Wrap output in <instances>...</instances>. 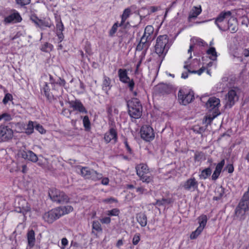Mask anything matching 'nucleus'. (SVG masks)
I'll list each match as a JSON object with an SVG mask.
<instances>
[{
	"label": "nucleus",
	"mask_w": 249,
	"mask_h": 249,
	"mask_svg": "<svg viewBox=\"0 0 249 249\" xmlns=\"http://www.w3.org/2000/svg\"><path fill=\"white\" fill-rule=\"evenodd\" d=\"M126 84H127V86L129 89V90L131 92H132L134 89V86H135V83H134L133 79H130L129 80H128V82H127Z\"/></svg>",
	"instance_id": "13d9d810"
},
{
	"label": "nucleus",
	"mask_w": 249,
	"mask_h": 249,
	"mask_svg": "<svg viewBox=\"0 0 249 249\" xmlns=\"http://www.w3.org/2000/svg\"><path fill=\"white\" fill-rule=\"evenodd\" d=\"M56 21V32H63L64 29V27L61 18H57Z\"/></svg>",
	"instance_id": "c03bdc74"
},
{
	"label": "nucleus",
	"mask_w": 249,
	"mask_h": 249,
	"mask_svg": "<svg viewBox=\"0 0 249 249\" xmlns=\"http://www.w3.org/2000/svg\"><path fill=\"white\" fill-rule=\"evenodd\" d=\"M117 132L114 127L110 128L108 131L105 134L104 140L107 143H109L111 140H113L115 143L117 142Z\"/></svg>",
	"instance_id": "6ab92c4d"
},
{
	"label": "nucleus",
	"mask_w": 249,
	"mask_h": 249,
	"mask_svg": "<svg viewBox=\"0 0 249 249\" xmlns=\"http://www.w3.org/2000/svg\"><path fill=\"white\" fill-rule=\"evenodd\" d=\"M199 226L192 232L190 238L191 239H196L200 234L206 225L208 218L206 215L202 214L197 218Z\"/></svg>",
	"instance_id": "9d476101"
},
{
	"label": "nucleus",
	"mask_w": 249,
	"mask_h": 249,
	"mask_svg": "<svg viewBox=\"0 0 249 249\" xmlns=\"http://www.w3.org/2000/svg\"><path fill=\"white\" fill-rule=\"evenodd\" d=\"M172 202L171 198H162L161 199H158L156 201V203L153 205H157L159 206H161L165 204H169Z\"/></svg>",
	"instance_id": "79ce46f5"
},
{
	"label": "nucleus",
	"mask_w": 249,
	"mask_h": 249,
	"mask_svg": "<svg viewBox=\"0 0 249 249\" xmlns=\"http://www.w3.org/2000/svg\"><path fill=\"white\" fill-rule=\"evenodd\" d=\"M13 99V96L10 93H6L2 100V102L4 105H6L8 101Z\"/></svg>",
	"instance_id": "5fc2aeb1"
},
{
	"label": "nucleus",
	"mask_w": 249,
	"mask_h": 249,
	"mask_svg": "<svg viewBox=\"0 0 249 249\" xmlns=\"http://www.w3.org/2000/svg\"><path fill=\"white\" fill-rule=\"evenodd\" d=\"M124 144L125 147L126 148L127 152L130 154H133V151L128 143L127 138H126L125 137L124 138Z\"/></svg>",
	"instance_id": "864d4df0"
},
{
	"label": "nucleus",
	"mask_w": 249,
	"mask_h": 249,
	"mask_svg": "<svg viewBox=\"0 0 249 249\" xmlns=\"http://www.w3.org/2000/svg\"><path fill=\"white\" fill-rule=\"evenodd\" d=\"M27 246L26 249H31L35 245V232L33 229L29 230L26 234Z\"/></svg>",
	"instance_id": "aec40b11"
},
{
	"label": "nucleus",
	"mask_w": 249,
	"mask_h": 249,
	"mask_svg": "<svg viewBox=\"0 0 249 249\" xmlns=\"http://www.w3.org/2000/svg\"><path fill=\"white\" fill-rule=\"evenodd\" d=\"M14 136L13 129L8 125H0V142L11 141Z\"/></svg>",
	"instance_id": "6e6552de"
},
{
	"label": "nucleus",
	"mask_w": 249,
	"mask_h": 249,
	"mask_svg": "<svg viewBox=\"0 0 249 249\" xmlns=\"http://www.w3.org/2000/svg\"><path fill=\"white\" fill-rule=\"evenodd\" d=\"M49 79L50 82H54L55 84H56L62 89L63 87H65L67 83L64 78H62L60 77L53 78L52 75H50Z\"/></svg>",
	"instance_id": "bb28decb"
},
{
	"label": "nucleus",
	"mask_w": 249,
	"mask_h": 249,
	"mask_svg": "<svg viewBox=\"0 0 249 249\" xmlns=\"http://www.w3.org/2000/svg\"><path fill=\"white\" fill-rule=\"evenodd\" d=\"M215 194V196L213 197V199L216 201L220 200L224 196L225 188L222 186L216 188Z\"/></svg>",
	"instance_id": "7c9ffc66"
},
{
	"label": "nucleus",
	"mask_w": 249,
	"mask_h": 249,
	"mask_svg": "<svg viewBox=\"0 0 249 249\" xmlns=\"http://www.w3.org/2000/svg\"><path fill=\"white\" fill-rule=\"evenodd\" d=\"M225 165V160L223 159L220 162H219L216 166L215 170L221 172L223 166Z\"/></svg>",
	"instance_id": "bf43d9fd"
},
{
	"label": "nucleus",
	"mask_w": 249,
	"mask_h": 249,
	"mask_svg": "<svg viewBox=\"0 0 249 249\" xmlns=\"http://www.w3.org/2000/svg\"><path fill=\"white\" fill-rule=\"evenodd\" d=\"M106 110L108 116L112 115V107L111 106L107 105L106 107Z\"/></svg>",
	"instance_id": "774afa93"
},
{
	"label": "nucleus",
	"mask_w": 249,
	"mask_h": 249,
	"mask_svg": "<svg viewBox=\"0 0 249 249\" xmlns=\"http://www.w3.org/2000/svg\"><path fill=\"white\" fill-rule=\"evenodd\" d=\"M202 12L201 6L199 7L194 6L189 13L188 18L189 19L196 18Z\"/></svg>",
	"instance_id": "473e14b6"
},
{
	"label": "nucleus",
	"mask_w": 249,
	"mask_h": 249,
	"mask_svg": "<svg viewBox=\"0 0 249 249\" xmlns=\"http://www.w3.org/2000/svg\"><path fill=\"white\" fill-rule=\"evenodd\" d=\"M102 224H109L111 222V218L109 217H105L100 219Z\"/></svg>",
	"instance_id": "69168bd1"
},
{
	"label": "nucleus",
	"mask_w": 249,
	"mask_h": 249,
	"mask_svg": "<svg viewBox=\"0 0 249 249\" xmlns=\"http://www.w3.org/2000/svg\"><path fill=\"white\" fill-rule=\"evenodd\" d=\"M246 212L243 210V209H241L240 207H239L238 205L236 207L235 210V215L238 217H240V218H242V216H244Z\"/></svg>",
	"instance_id": "a18cd8bd"
},
{
	"label": "nucleus",
	"mask_w": 249,
	"mask_h": 249,
	"mask_svg": "<svg viewBox=\"0 0 249 249\" xmlns=\"http://www.w3.org/2000/svg\"><path fill=\"white\" fill-rule=\"evenodd\" d=\"M53 25L51 20L48 19H40L39 22L37 23L36 27L43 30L44 27L51 28Z\"/></svg>",
	"instance_id": "c85d7f7f"
},
{
	"label": "nucleus",
	"mask_w": 249,
	"mask_h": 249,
	"mask_svg": "<svg viewBox=\"0 0 249 249\" xmlns=\"http://www.w3.org/2000/svg\"><path fill=\"white\" fill-rule=\"evenodd\" d=\"M59 213L60 214V217L64 215L69 213L73 211V208L71 206L67 205L65 206H60L57 207Z\"/></svg>",
	"instance_id": "2f4dec72"
},
{
	"label": "nucleus",
	"mask_w": 249,
	"mask_h": 249,
	"mask_svg": "<svg viewBox=\"0 0 249 249\" xmlns=\"http://www.w3.org/2000/svg\"><path fill=\"white\" fill-rule=\"evenodd\" d=\"M53 48V46L52 44L48 42H45L41 45L40 50L42 52L49 53L52 51Z\"/></svg>",
	"instance_id": "ea45409f"
},
{
	"label": "nucleus",
	"mask_w": 249,
	"mask_h": 249,
	"mask_svg": "<svg viewBox=\"0 0 249 249\" xmlns=\"http://www.w3.org/2000/svg\"><path fill=\"white\" fill-rule=\"evenodd\" d=\"M155 90L158 94L163 95L171 93L173 87L171 85L161 83L155 87Z\"/></svg>",
	"instance_id": "f3484780"
},
{
	"label": "nucleus",
	"mask_w": 249,
	"mask_h": 249,
	"mask_svg": "<svg viewBox=\"0 0 249 249\" xmlns=\"http://www.w3.org/2000/svg\"><path fill=\"white\" fill-rule=\"evenodd\" d=\"M57 208L53 209L45 213L43 215L42 218L45 221L49 224H52L54 221L60 218V214Z\"/></svg>",
	"instance_id": "ddd939ff"
},
{
	"label": "nucleus",
	"mask_w": 249,
	"mask_h": 249,
	"mask_svg": "<svg viewBox=\"0 0 249 249\" xmlns=\"http://www.w3.org/2000/svg\"><path fill=\"white\" fill-rule=\"evenodd\" d=\"M93 169L90 168L89 167H82L81 168V174L86 179H89L90 176H91V172Z\"/></svg>",
	"instance_id": "f704fd0d"
},
{
	"label": "nucleus",
	"mask_w": 249,
	"mask_h": 249,
	"mask_svg": "<svg viewBox=\"0 0 249 249\" xmlns=\"http://www.w3.org/2000/svg\"><path fill=\"white\" fill-rule=\"evenodd\" d=\"M92 228L97 231L101 232L102 229L100 223L98 221H94L92 222Z\"/></svg>",
	"instance_id": "8fccbe9b"
},
{
	"label": "nucleus",
	"mask_w": 249,
	"mask_h": 249,
	"mask_svg": "<svg viewBox=\"0 0 249 249\" xmlns=\"http://www.w3.org/2000/svg\"><path fill=\"white\" fill-rule=\"evenodd\" d=\"M194 131L197 134H202L205 131L206 128L203 127H197L194 128Z\"/></svg>",
	"instance_id": "e2e57ef3"
},
{
	"label": "nucleus",
	"mask_w": 249,
	"mask_h": 249,
	"mask_svg": "<svg viewBox=\"0 0 249 249\" xmlns=\"http://www.w3.org/2000/svg\"><path fill=\"white\" fill-rule=\"evenodd\" d=\"M231 16V12L230 11H223L220 13L215 19V23L221 31L227 30V28L223 23L225 20L227 21Z\"/></svg>",
	"instance_id": "1a4fd4ad"
},
{
	"label": "nucleus",
	"mask_w": 249,
	"mask_h": 249,
	"mask_svg": "<svg viewBox=\"0 0 249 249\" xmlns=\"http://www.w3.org/2000/svg\"><path fill=\"white\" fill-rule=\"evenodd\" d=\"M118 77L120 81L124 84L128 82L130 77L128 76L127 71L126 69H119L118 71Z\"/></svg>",
	"instance_id": "a878e982"
},
{
	"label": "nucleus",
	"mask_w": 249,
	"mask_h": 249,
	"mask_svg": "<svg viewBox=\"0 0 249 249\" xmlns=\"http://www.w3.org/2000/svg\"><path fill=\"white\" fill-rule=\"evenodd\" d=\"M137 222L142 227H144L147 223V218L146 215L143 213H140L136 215Z\"/></svg>",
	"instance_id": "cd10ccee"
},
{
	"label": "nucleus",
	"mask_w": 249,
	"mask_h": 249,
	"mask_svg": "<svg viewBox=\"0 0 249 249\" xmlns=\"http://www.w3.org/2000/svg\"><path fill=\"white\" fill-rule=\"evenodd\" d=\"M102 201L106 203H113V202H116V203L118 202L117 199H116L115 198L112 197H111L110 198L104 199L102 200Z\"/></svg>",
	"instance_id": "680f3d73"
},
{
	"label": "nucleus",
	"mask_w": 249,
	"mask_h": 249,
	"mask_svg": "<svg viewBox=\"0 0 249 249\" xmlns=\"http://www.w3.org/2000/svg\"><path fill=\"white\" fill-rule=\"evenodd\" d=\"M34 128L35 126L33 122L32 121H29L26 128V133L28 135L31 134L34 132Z\"/></svg>",
	"instance_id": "49530a36"
},
{
	"label": "nucleus",
	"mask_w": 249,
	"mask_h": 249,
	"mask_svg": "<svg viewBox=\"0 0 249 249\" xmlns=\"http://www.w3.org/2000/svg\"><path fill=\"white\" fill-rule=\"evenodd\" d=\"M56 34L59 40V42H62L64 37L63 32H56Z\"/></svg>",
	"instance_id": "338daca9"
},
{
	"label": "nucleus",
	"mask_w": 249,
	"mask_h": 249,
	"mask_svg": "<svg viewBox=\"0 0 249 249\" xmlns=\"http://www.w3.org/2000/svg\"><path fill=\"white\" fill-rule=\"evenodd\" d=\"M151 42L152 41H149V40H147L145 38L142 39V36L140 42L136 47V51L140 52L142 50H144V51L146 52L150 46Z\"/></svg>",
	"instance_id": "4be33fe9"
},
{
	"label": "nucleus",
	"mask_w": 249,
	"mask_h": 249,
	"mask_svg": "<svg viewBox=\"0 0 249 249\" xmlns=\"http://www.w3.org/2000/svg\"><path fill=\"white\" fill-rule=\"evenodd\" d=\"M111 82V80L109 77L104 75L102 89L107 94H108V91L112 87Z\"/></svg>",
	"instance_id": "393cba45"
},
{
	"label": "nucleus",
	"mask_w": 249,
	"mask_h": 249,
	"mask_svg": "<svg viewBox=\"0 0 249 249\" xmlns=\"http://www.w3.org/2000/svg\"><path fill=\"white\" fill-rule=\"evenodd\" d=\"M131 14V8L128 7L125 9L123 14L121 15V21L119 24L120 26H123V24L124 23V21L130 17Z\"/></svg>",
	"instance_id": "72a5a7b5"
},
{
	"label": "nucleus",
	"mask_w": 249,
	"mask_h": 249,
	"mask_svg": "<svg viewBox=\"0 0 249 249\" xmlns=\"http://www.w3.org/2000/svg\"><path fill=\"white\" fill-rule=\"evenodd\" d=\"M227 24L228 25L225 26L227 30L229 29L230 30L231 33H234L237 31V22L236 18L231 16L228 19Z\"/></svg>",
	"instance_id": "b1692460"
},
{
	"label": "nucleus",
	"mask_w": 249,
	"mask_h": 249,
	"mask_svg": "<svg viewBox=\"0 0 249 249\" xmlns=\"http://www.w3.org/2000/svg\"><path fill=\"white\" fill-rule=\"evenodd\" d=\"M139 177L141 181L146 183H149L153 181V177L150 172L146 174H143L142 176H139Z\"/></svg>",
	"instance_id": "e433bc0d"
},
{
	"label": "nucleus",
	"mask_w": 249,
	"mask_h": 249,
	"mask_svg": "<svg viewBox=\"0 0 249 249\" xmlns=\"http://www.w3.org/2000/svg\"><path fill=\"white\" fill-rule=\"evenodd\" d=\"M140 240V234L139 233H136L133 238L132 243L134 245H137Z\"/></svg>",
	"instance_id": "6e6d98bb"
},
{
	"label": "nucleus",
	"mask_w": 249,
	"mask_h": 249,
	"mask_svg": "<svg viewBox=\"0 0 249 249\" xmlns=\"http://www.w3.org/2000/svg\"><path fill=\"white\" fill-rule=\"evenodd\" d=\"M22 20V18L20 15L19 13L15 11V12L9 15L8 16L5 17L3 20V23L6 25L11 23H19Z\"/></svg>",
	"instance_id": "a211bd4d"
},
{
	"label": "nucleus",
	"mask_w": 249,
	"mask_h": 249,
	"mask_svg": "<svg viewBox=\"0 0 249 249\" xmlns=\"http://www.w3.org/2000/svg\"><path fill=\"white\" fill-rule=\"evenodd\" d=\"M68 104L70 105V107L72 108L73 111H77L81 113H88L87 109L80 100L76 99L75 100L69 101Z\"/></svg>",
	"instance_id": "dca6fc26"
},
{
	"label": "nucleus",
	"mask_w": 249,
	"mask_h": 249,
	"mask_svg": "<svg viewBox=\"0 0 249 249\" xmlns=\"http://www.w3.org/2000/svg\"><path fill=\"white\" fill-rule=\"evenodd\" d=\"M238 205L246 212L248 211L249 209V197L247 196L244 197V195Z\"/></svg>",
	"instance_id": "c756f323"
},
{
	"label": "nucleus",
	"mask_w": 249,
	"mask_h": 249,
	"mask_svg": "<svg viewBox=\"0 0 249 249\" xmlns=\"http://www.w3.org/2000/svg\"><path fill=\"white\" fill-rule=\"evenodd\" d=\"M140 133L142 138L145 141L150 142L155 138L153 129L150 125H143L141 128Z\"/></svg>",
	"instance_id": "9b49d317"
},
{
	"label": "nucleus",
	"mask_w": 249,
	"mask_h": 249,
	"mask_svg": "<svg viewBox=\"0 0 249 249\" xmlns=\"http://www.w3.org/2000/svg\"><path fill=\"white\" fill-rule=\"evenodd\" d=\"M41 91L43 92L47 100L49 102H52L53 100H56L59 96L61 95L63 92V89L54 82H50L49 83H45Z\"/></svg>",
	"instance_id": "f257e3e1"
},
{
	"label": "nucleus",
	"mask_w": 249,
	"mask_h": 249,
	"mask_svg": "<svg viewBox=\"0 0 249 249\" xmlns=\"http://www.w3.org/2000/svg\"><path fill=\"white\" fill-rule=\"evenodd\" d=\"M220 100L215 97H212L209 98V100L206 103V107L209 111L213 110V112L217 111L220 112L218 110V107L220 105Z\"/></svg>",
	"instance_id": "2eb2a0df"
},
{
	"label": "nucleus",
	"mask_w": 249,
	"mask_h": 249,
	"mask_svg": "<svg viewBox=\"0 0 249 249\" xmlns=\"http://www.w3.org/2000/svg\"><path fill=\"white\" fill-rule=\"evenodd\" d=\"M183 188L185 190L190 191L191 192L197 190L198 186V182L195 177L187 179L182 185Z\"/></svg>",
	"instance_id": "4468645a"
},
{
	"label": "nucleus",
	"mask_w": 249,
	"mask_h": 249,
	"mask_svg": "<svg viewBox=\"0 0 249 249\" xmlns=\"http://www.w3.org/2000/svg\"><path fill=\"white\" fill-rule=\"evenodd\" d=\"M209 55V58L212 60L214 61L217 59V55L214 47L210 48L206 52Z\"/></svg>",
	"instance_id": "58836bf2"
},
{
	"label": "nucleus",
	"mask_w": 249,
	"mask_h": 249,
	"mask_svg": "<svg viewBox=\"0 0 249 249\" xmlns=\"http://www.w3.org/2000/svg\"><path fill=\"white\" fill-rule=\"evenodd\" d=\"M119 24L118 22H116L113 25L109 32V36H110L112 37L114 36V34L117 32L118 27H120Z\"/></svg>",
	"instance_id": "09e8293b"
},
{
	"label": "nucleus",
	"mask_w": 249,
	"mask_h": 249,
	"mask_svg": "<svg viewBox=\"0 0 249 249\" xmlns=\"http://www.w3.org/2000/svg\"><path fill=\"white\" fill-rule=\"evenodd\" d=\"M137 175L139 177L143 174H146L149 172V169L147 164L144 163H140L137 164L135 167Z\"/></svg>",
	"instance_id": "5701e85b"
},
{
	"label": "nucleus",
	"mask_w": 249,
	"mask_h": 249,
	"mask_svg": "<svg viewBox=\"0 0 249 249\" xmlns=\"http://www.w3.org/2000/svg\"><path fill=\"white\" fill-rule=\"evenodd\" d=\"M81 119H82L83 126L85 130L86 131H89L91 129V123L88 116L86 115L84 116H81Z\"/></svg>",
	"instance_id": "c9c22d12"
},
{
	"label": "nucleus",
	"mask_w": 249,
	"mask_h": 249,
	"mask_svg": "<svg viewBox=\"0 0 249 249\" xmlns=\"http://www.w3.org/2000/svg\"><path fill=\"white\" fill-rule=\"evenodd\" d=\"M221 172L219 171H217V170H214L212 176V180H216L218 178Z\"/></svg>",
	"instance_id": "0e129e2a"
},
{
	"label": "nucleus",
	"mask_w": 249,
	"mask_h": 249,
	"mask_svg": "<svg viewBox=\"0 0 249 249\" xmlns=\"http://www.w3.org/2000/svg\"><path fill=\"white\" fill-rule=\"evenodd\" d=\"M194 95L192 89H180L178 94V100L180 104L186 106L194 100Z\"/></svg>",
	"instance_id": "39448f33"
},
{
	"label": "nucleus",
	"mask_w": 249,
	"mask_h": 249,
	"mask_svg": "<svg viewBox=\"0 0 249 249\" xmlns=\"http://www.w3.org/2000/svg\"><path fill=\"white\" fill-rule=\"evenodd\" d=\"M168 41L169 38L166 35H160L156 39V43L154 46L155 52L160 57L162 58L161 61L165 57L170 48Z\"/></svg>",
	"instance_id": "f03ea898"
},
{
	"label": "nucleus",
	"mask_w": 249,
	"mask_h": 249,
	"mask_svg": "<svg viewBox=\"0 0 249 249\" xmlns=\"http://www.w3.org/2000/svg\"><path fill=\"white\" fill-rule=\"evenodd\" d=\"M220 114V112H217V111H215V112H213V116L211 115L206 116L205 117V123L207 124V125L209 124H211L213 120L218 115Z\"/></svg>",
	"instance_id": "a19ab883"
},
{
	"label": "nucleus",
	"mask_w": 249,
	"mask_h": 249,
	"mask_svg": "<svg viewBox=\"0 0 249 249\" xmlns=\"http://www.w3.org/2000/svg\"><path fill=\"white\" fill-rule=\"evenodd\" d=\"M35 128L41 134H44L46 133L45 129L44 128L43 126L40 124H36L35 126Z\"/></svg>",
	"instance_id": "4d7b16f0"
},
{
	"label": "nucleus",
	"mask_w": 249,
	"mask_h": 249,
	"mask_svg": "<svg viewBox=\"0 0 249 249\" xmlns=\"http://www.w3.org/2000/svg\"><path fill=\"white\" fill-rule=\"evenodd\" d=\"M239 92V89L237 87H233L230 89L225 96V107L231 108L238 100L237 93Z\"/></svg>",
	"instance_id": "423d86ee"
},
{
	"label": "nucleus",
	"mask_w": 249,
	"mask_h": 249,
	"mask_svg": "<svg viewBox=\"0 0 249 249\" xmlns=\"http://www.w3.org/2000/svg\"><path fill=\"white\" fill-rule=\"evenodd\" d=\"M4 120L5 121L7 122L12 120L11 115L8 113H4L0 115V121Z\"/></svg>",
	"instance_id": "3c124183"
},
{
	"label": "nucleus",
	"mask_w": 249,
	"mask_h": 249,
	"mask_svg": "<svg viewBox=\"0 0 249 249\" xmlns=\"http://www.w3.org/2000/svg\"><path fill=\"white\" fill-rule=\"evenodd\" d=\"M212 174V169L210 167H209L201 171L199 175L200 179H205L209 177Z\"/></svg>",
	"instance_id": "4c0bfd02"
},
{
	"label": "nucleus",
	"mask_w": 249,
	"mask_h": 249,
	"mask_svg": "<svg viewBox=\"0 0 249 249\" xmlns=\"http://www.w3.org/2000/svg\"><path fill=\"white\" fill-rule=\"evenodd\" d=\"M17 4L21 7H23L29 4L31 2V0H16Z\"/></svg>",
	"instance_id": "603ef678"
},
{
	"label": "nucleus",
	"mask_w": 249,
	"mask_h": 249,
	"mask_svg": "<svg viewBox=\"0 0 249 249\" xmlns=\"http://www.w3.org/2000/svg\"><path fill=\"white\" fill-rule=\"evenodd\" d=\"M30 19L33 22H34L36 26H37V23L39 22V20H40V19L38 18L35 14H32L30 16Z\"/></svg>",
	"instance_id": "052dcab7"
},
{
	"label": "nucleus",
	"mask_w": 249,
	"mask_h": 249,
	"mask_svg": "<svg viewBox=\"0 0 249 249\" xmlns=\"http://www.w3.org/2000/svg\"><path fill=\"white\" fill-rule=\"evenodd\" d=\"M18 155L19 157L33 162H36L38 160L37 155L33 151L27 150L25 147L18 150Z\"/></svg>",
	"instance_id": "f8f14e48"
},
{
	"label": "nucleus",
	"mask_w": 249,
	"mask_h": 249,
	"mask_svg": "<svg viewBox=\"0 0 249 249\" xmlns=\"http://www.w3.org/2000/svg\"><path fill=\"white\" fill-rule=\"evenodd\" d=\"M102 174L98 173L97 171L93 170L91 172V176H90L89 179L94 181H97L102 178Z\"/></svg>",
	"instance_id": "37998d69"
},
{
	"label": "nucleus",
	"mask_w": 249,
	"mask_h": 249,
	"mask_svg": "<svg viewBox=\"0 0 249 249\" xmlns=\"http://www.w3.org/2000/svg\"><path fill=\"white\" fill-rule=\"evenodd\" d=\"M48 196L52 201L58 204L67 203L70 200L69 197L64 192L53 188L49 190Z\"/></svg>",
	"instance_id": "20e7f679"
},
{
	"label": "nucleus",
	"mask_w": 249,
	"mask_h": 249,
	"mask_svg": "<svg viewBox=\"0 0 249 249\" xmlns=\"http://www.w3.org/2000/svg\"><path fill=\"white\" fill-rule=\"evenodd\" d=\"M120 211L118 208H114L107 212V214L109 216H119Z\"/></svg>",
	"instance_id": "de8ad7c7"
},
{
	"label": "nucleus",
	"mask_w": 249,
	"mask_h": 249,
	"mask_svg": "<svg viewBox=\"0 0 249 249\" xmlns=\"http://www.w3.org/2000/svg\"><path fill=\"white\" fill-rule=\"evenodd\" d=\"M15 210L19 213H22L23 214L31 210L30 207L26 199L20 197L15 200Z\"/></svg>",
	"instance_id": "0eeeda50"
},
{
	"label": "nucleus",
	"mask_w": 249,
	"mask_h": 249,
	"mask_svg": "<svg viewBox=\"0 0 249 249\" xmlns=\"http://www.w3.org/2000/svg\"><path fill=\"white\" fill-rule=\"evenodd\" d=\"M128 114L131 118L139 119L142 115V106L140 100L136 98H132L127 101Z\"/></svg>",
	"instance_id": "7ed1b4c3"
},
{
	"label": "nucleus",
	"mask_w": 249,
	"mask_h": 249,
	"mask_svg": "<svg viewBox=\"0 0 249 249\" xmlns=\"http://www.w3.org/2000/svg\"><path fill=\"white\" fill-rule=\"evenodd\" d=\"M154 29L152 25H147L144 29L143 35H142V39L146 38L149 41H153L156 35L154 34Z\"/></svg>",
	"instance_id": "412c9836"
}]
</instances>
